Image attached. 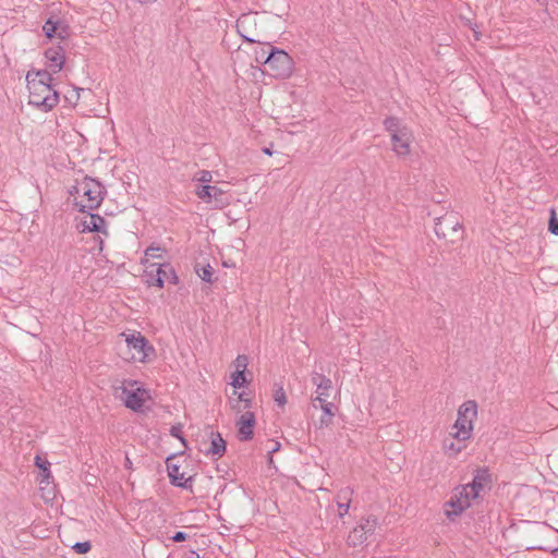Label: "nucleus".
I'll return each mask as SVG.
<instances>
[{
  "mask_svg": "<svg viewBox=\"0 0 558 558\" xmlns=\"http://www.w3.org/2000/svg\"><path fill=\"white\" fill-rule=\"evenodd\" d=\"M71 195L83 197L81 201L75 202V206L81 213H89L97 209L107 194L106 187L96 179L85 177L82 181L77 182L73 190L70 191Z\"/></svg>",
  "mask_w": 558,
  "mask_h": 558,
  "instance_id": "obj_1",
  "label": "nucleus"
},
{
  "mask_svg": "<svg viewBox=\"0 0 558 558\" xmlns=\"http://www.w3.org/2000/svg\"><path fill=\"white\" fill-rule=\"evenodd\" d=\"M27 88L29 92L28 104L33 107L48 112L59 102V93L52 87L41 83V81L31 80V72L26 75Z\"/></svg>",
  "mask_w": 558,
  "mask_h": 558,
  "instance_id": "obj_2",
  "label": "nucleus"
},
{
  "mask_svg": "<svg viewBox=\"0 0 558 558\" xmlns=\"http://www.w3.org/2000/svg\"><path fill=\"white\" fill-rule=\"evenodd\" d=\"M117 397L123 404L134 411L143 412L144 403L149 399V391L145 389L140 381L134 379H124L122 385L117 388Z\"/></svg>",
  "mask_w": 558,
  "mask_h": 558,
  "instance_id": "obj_3",
  "label": "nucleus"
},
{
  "mask_svg": "<svg viewBox=\"0 0 558 558\" xmlns=\"http://www.w3.org/2000/svg\"><path fill=\"white\" fill-rule=\"evenodd\" d=\"M265 72L275 78H288L293 73L294 62L292 58L281 49L270 47L263 61Z\"/></svg>",
  "mask_w": 558,
  "mask_h": 558,
  "instance_id": "obj_4",
  "label": "nucleus"
},
{
  "mask_svg": "<svg viewBox=\"0 0 558 558\" xmlns=\"http://www.w3.org/2000/svg\"><path fill=\"white\" fill-rule=\"evenodd\" d=\"M477 416V404L473 400L463 402L458 409V417L453 425L452 436L458 440H466L473 430V421Z\"/></svg>",
  "mask_w": 558,
  "mask_h": 558,
  "instance_id": "obj_5",
  "label": "nucleus"
},
{
  "mask_svg": "<svg viewBox=\"0 0 558 558\" xmlns=\"http://www.w3.org/2000/svg\"><path fill=\"white\" fill-rule=\"evenodd\" d=\"M474 499L463 485L456 487L449 500L445 502V515L453 520L471 507Z\"/></svg>",
  "mask_w": 558,
  "mask_h": 558,
  "instance_id": "obj_6",
  "label": "nucleus"
},
{
  "mask_svg": "<svg viewBox=\"0 0 558 558\" xmlns=\"http://www.w3.org/2000/svg\"><path fill=\"white\" fill-rule=\"evenodd\" d=\"M151 269L146 271V283L151 287L163 288L166 281L177 284L179 279L174 268L169 263L151 264Z\"/></svg>",
  "mask_w": 558,
  "mask_h": 558,
  "instance_id": "obj_7",
  "label": "nucleus"
},
{
  "mask_svg": "<svg viewBox=\"0 0 558 558\" xmlns=\"http://www.w3.org/2000/svg\"><path fill=\"white\" fill-rule=\"evenodd\" d=\"M377 519L373 515L364 518L361 522L349 533L348 545L356 547L366 543L372 537L377 529Z\"/></svg>",
  "mask_w": 558,
  "mask_h": 558,
  "instance_id": "obj_8",
  "label": "nucleus"
},
{
  "mask_svg": "<svg viewBox=\"0 0 558 558\" xmlns=\"http://www.w3.org/2000/svg\"><path fill=\"white\" fill-rule=\"evenodd\" d=\"M226 440L222 438L221 434L215 432L213 429L206 430L202 436V439L198 440V451L204 453L205 456L211 457H222L226 452Z\"/></svg>",
  "mask_w": 558,
  "mask_h": 558,
  "instance_id": "obj_9",
  "label": "nucleus"
},
{
  "mask_svg": "<svg viewBox=\"0 0 558 558\" xmlns=\"http://www.w3.org/2000/svg\"><path fill=\"white\" fill-rule=\"evenodd\" d=\"M434 230L439 239H445L450 235L451 242H456L458 239L462 238L463 233L462 223L459 222L452 214L437 218Z\"/></svg>",
  "mask_w": 558,
  "mask_h": 558,
  "instance_id": "obj_10",
  "label": "nucleus"
},
{
  "mask_svg": "<svg viewBox=\"0 0 558 558\" xmlns=\"http://www.w3.org/2000/svg\"><path fill=\"white\" fill-rule=\"evenodd\" d=\"M128 348L134 350L136 354L133 355V360L138 362H146L150 354L155 353V349L149 344L148 340L142 336L141 332H134L128 335L125 338Z\"/></svg>",
  "mask_w": 558,
  "mask_h": 558,
  "instance_id": "obj_11",
  "label": "nucleus"
},
{
  "mask_svg": "<svg viewBox=\"0 0 558 558\" xmlns=\"http://www.w3.org/2000/svg\"><path fill=\"white\" fill-rule=\"evenodd\" d=\"M43 32L47 38L66 39L70 36V26L58 16H50L43 25Z\"/></svg>",
  "mask_w": 558,
  "mask_h": 558,
  "instance_id": "obj_12",
  "label": "nucleus"
},
{
  "mask_svg": "<svg viewBox=\"0 0 558 558\" xmlns=\"http://www.w3.org/2000/svg\"><path fill=\"white\" fill-rule=\"evenodd\" d=\"M311 380L316 386V397L313 399V407L316 408L315 402H325L329 398L332 381L326 375L317 372L312 373Z\"/></svg>",
  "mask_w": 558,
  "mask_h": 558,
  "instance_id": "obj_13",
  "label": "nucleus"
},
{
  "mask_svg": "<svg viewBox=\"0 0 558 558\" xmlns=\"http://www.w3.org/2000/svg\"><path fill=\"white\" fill-rule=\"evenodd\" d=\"M47 65L52 73H59L65 63V49L60 44L49 47L45 51Z\"/></svg>",
  "mask_w": 558,
  "mask_h": 558,
  "instance_id": "obj_14",
  "label": "nucleus"
},
{
  "mask_svg": "<svg viewBox=\"0 0 558 558\" xmlns=\"http://www.w3.org/2000/svg\"><path fill=\"white\" fill-rule=\"evenodd\" d=\"M413 136L409 129L402 128L401 132L392 134V150L400 157L408 156L410 154V145Z\"/></svg>",
  "mask_w": 558,
  "mask_h": 558,
  "instance_id": "obj_15",
  "label": "nucleus"
},
{
  "mask_svg": "<svg viewBox=\"0 0 558 558\" xmlns=\"http://www.w3.org/2000/svg\"><path fill=\"white\" fill-rule=\"evenodd\" d=\"M490 483V473L487 469H477L473 480L471 483L463 485L466 487L471 497L475 499L478 497L480 493L489 485Z\"/></svg>",
  "mask_w": 558,
  "mask_h": 558,
  "instance_id": "obj_16",
  "label": "nucleus"
},
{
  "mask_svg": "<svg viewBox=\"0 0 558 558\" xmlns=\"http://www.w3.org/2000/svg\"><path fill=\"white\" fill-rule=\"evenodd\" d=\"M172 458H173V456H171L167 459V470H168L170 483L177 487H181L184 489H191L192 483H193L192 477L185 478L184 473H182L180 471V465H178L177 463H173L171 461Z\"/></svg>",
  "mask_w": 558,
  "mask_h": 558,
  "instance_id": "obj_17",
  "label": "nucleus"
},
{
  "mask_svg": "<svg viewBox=\"0 0 558 558\" xmlns=\"http://www.w3.org/2000/svg\"><path fill=\"white\" fill-rule=\"evenodd\" d=\"M238 427L239 439L242 441L251 440L255 426V415L251 411H245L235 423Z\"/></svg>",
  "mask_w": 558,
  "mask_h": 558,
  "instance_id": "obj_18",
  "label": "nucleus"
},
{
  "mask_svg": "<svg viewBox=\"0 0 558 558\" xmlns=\"http://www.w3.org/2000/svg\"><path fill=\"white\" fill-rule=\"evenodd\" d=\"M195 194L205 203H211L213 201L219 202L223 196V191L217 186L204 184L196 189Z\"/></svg>",
  "mask_w": 558,
  "mask_h": 558,
  "instance_id": "obj_19",
  "label": "nucleus"
},
{
  "mask_svg": "<svg viewBox=\"0 0 558 558\" xmlns=\"http://www.w3.org/2000/svg\"><path fill=\"white\" fill-rule=\"evenodd\" d=\"M106 220L98 214H89V219L83 221L82 231L83 232H100L105 229Z\"/></svg>",
  "mask_w": 558,
  "mask_h": 558,
  "instance_id": "obj_20",
  "label": "nucleus"
},
{
  "mask_svg": "<svg viewBox=\"0 0 558 558\" xmlns=\"http://www.w3.org/2000/svg\"><path fill=\"white\" fill-rule=\"evenodd\" d=\"M254 19L252 14H242L235 24L236 31L240 34V36L247 43H255V39L248 37L246 34H244L245 25L251 23V21Z\"/></svg>",
  "mask_w": 558,
  "mask_h": 558,
  "instance_id": "obj_21",
  "label": "nucleus"
},
{
  "mask_svg": "<svg viewBox=\"0 0 558 558\" xmlns=\"http://www.w3.org/2000/svg\"><path fill=\"white\" fill-rule=\"evenodd\" d=\"M195 271L203 281L207 283L214 282V268L209 264L202 267L196 265Z\"/></svg>",
  "mask_w": 558,
  "mask_h": 558,
  "instance_id": "obj_22",
  "label": "nucleus"
},
{
  "mask_svg": "<svg viewBox=\"0 0 558 558\" xmlns=\"http://www.w3.org/2000/svg\"><path fill=\"white\" fill-rule=\"evenodd\" d=\"M385 129L392 134H396L397 132H401L402 128L399 125L398 118L395 117H388L384 121Z\"/></svg>",
  "mask_w": 558,
  "mask_h": 558,
  "instance_id": "obj_23",
  "label": "nucleus"
},
{
  "mask_svg": "<svg viewBox=\"0 0 558 558\" xmlns=\"http://www.w3.org/2000/svg\"><path fill=\"white\" fill-rule=\"evenodd\" d=\"M34 462H35V465L41 470L44 472V476L45 477H49L50 476V462L46 459H43L41 457L39 456H36L35 459H34Z\"/></svg>",
  "mask_w": 558,
  "mask_h": 558,
  "instance_id": "obj_24",
  "label": "nucleus"
},
{
  "mask_svg": "<svg viewBox=\"0 0 558 558\" xmlns=\"http://www.w3.org/2000/svg\"><path fill=\"white\" fill-rule=\"evenodd\" d=\"M31 80H34V81H41V83H46L47 85H51V82H52V75L49 71L47 70H40V71H37L35 73V76L33 77L31 75Z\"/></svg>",
  "mask_w": 558,
  "mask_h": 558,
  "instance_id": "obj_25",
  "label": "nucleus"
},
{
  "mask_svg": "<svg viewBox=\"0 0 558 558\" xmlns=\"http://www.w3.org/2000/svg\"><path fill=\"white\" fill-rule=\"evenodd\" d=\"M245 376H244V369H236L233 374H232V381H231V385L236 389V388H240L242 386H244L245 384Z\"/></svg>",
  "mask_w": 558,
  "mask_h": 558,
  "instance_id": "obj_26",
  "label": "nucleus"
},
{
  "mask_svg": "<svg viewBox=\"0 0 558 558\" xmlns=\"http://www.w3.org/2000/svg\"><path fill=\"white\" fill-rule=\"evenodd\" d=\"M319 408L322 409L325 416L332 418L335 416V404L328 399L325 402H318Z\"/></svg>",
  "mask_w": 558,
  "mask_h": 558,
  "instance_id": "obj_27",
  "label": "nucleus"
},
{
  "mask_svg": "<svg viewBox=\"0 0 558 558\" xmlns=\"http://www.w3.org/2000/svg\"><path fill=\"white\" fill-rule=\"evenodd\" d=\"M352 494L353 490L350 487L342 488L337 494V500L347 501L348 504H351Z\"/></svg>",
  "mask_w": 558,
  "mask_h": 558,
  "instance_id": "obj_28",
  "label": "nucleus"
},
{
  "mask_svg": "<svg viewBox=\"0 0 558 558\" xmlns=\"http://www.w3.org/2000/svg\"><path fill=\"white\" fill-rule=\"evenodd\" d=\"M170 435L174 438H178L183 445L184 447H186V440L185 438L182 436V427L181 425H174L170 428Z\"/></svg>",
  "mask_w": 558,
  "mask_h": 558,
  "instance_id": "obj_29",
  "label": "nucleus"
},
{
  "mask_svg": "<svg viewBox=\"0 0 558 558\" xmlns=\"http://www.w3.org/2000/svg\"><path fill=\"white\" fill-rule=\"evenodd\" d=\"M90 547L92 546L89 542H77L72 546V548L77 554H86L87 551L90 550Z\"/></svg>",
  "mask_w": 558,
  "mask_h": 558,
  "instance_id": "obj_30",
  "label": "nucleus"
},
{
  "mask_svg": "<svg viewBox=\"0 0 558 558\" xmlns=\"http://www.w3.org/2000/svg\"><path fill=\"white\" fill-rule=\"evenodd\" d=\"M275 401L278 403V405L283 407L287 403V396L282 387L278 388L275 391Z\"/></svg>",
  "mask_w": 558,
  "mask_h": 558,
  "instance_id": "obj_31",
  "label": "nucleus"
},
{
  "mask_svg": "<svg viewBox=\"0 0 558 558\" xmlns=\"http://www.w3.org/2000/svg\"><path fill=\"white\" fill-rule=\"evenodd\" d=\"M197 180L202 183H208L213 179V174L210 171L202 170L197 173Z\"/></svg>",
  "mask_w": 558,
  "mask_h": 558,
  "instance_id": "obj_32",
  "label": "nucleus"
},
{
  "mask_svg": "<svg viewBox=\"0 0 558 558\" xmlns=\"http://www.w3.org/2000/svg\"><path fill=\"white\" fill-rule=\"evenodd\" d=\"M549 231L558 236V219L555 216V213L553 211V216L549 219Z\"/></svg>",
  "mask_w": 558,
  "mask_h": 558,
  "instance_id": "obj_33",
  "label": "nucleus"
},
{
  "mask_svg": "<svg viewBox=\"0 0 558 558\" xmlns=\"http://www.w3.org/2000/svg\"><path fill=\"white\" fill-rule=\"evenodd\" d=\"M337 506L339 508V517L343 518L350 509V504H348L347 501L337 500Z\"/></svg>",
  "mask_w": 558,
  "mask_h": 558,
  "instance_id": "obj_34",
  "label": "nucleus"
},
{
  "mask_svg": "<svg viewBox=\"0 0 558 558\" xmlns=\"http://www.w3.org/2000/svg\"><path fill=\"white\" fill-rule=\"evenodd\" d=\"M159 251H161L160 247L149 246L146 248L145 255L147 257H151V258H161V255L157 254V252H159Z\"/></svg>",
  "mask_w": 558,
  "mask_h": 558,
  "instance_id": "obj_35",
  "label": "nucleus"
},
{
  "mask_svg": "<svg viewBox=\"0 0 558 558\" xmlns=\"http://www.w3.org/2000/svg\"><path fill=\"white\" fill-rule=\"evenodd\" d=\"M186 538H187V534L182 531L175 532L171 537V539L175 543L184 542Z\"/></svg>",
  "mask_w": 558,
  "mask_h": 558,
  "instance_id": "obj_36",
  "label": "nucleus"
},
{
  "mask_svg": "<svg viewBox=\"0 0 558 558\" xmlns=\"http://www.w3.org/2000/svg\"><path fill=\"white\" fill-rule=\"evenodd\" d=\"M272 47L271 45H268L267 47L262 48L260 51L257 52L256 60L260 63L266 59V56L269 51V48Z\"/></svg>",
  "mask_w": 558,
  "mask_h": 558,
  "instance_id": "obj_37",
  "label": "nucleus"
},
{
  "mask_svg": "<svg viewBox=\"0 0 558 558\" xmlns=\"http://www.w3.org/2000/svg\"><path fill=\"white\" fill-rule=\"evenodd\" d=\"M243 403V409L247 410L252 407V401L248 398H244L243 393H239L238 403Z\"/></svg>",
  "mask_w": 558,
  "mask_h": 558,
  "instance_id": "obj_38",
  "label": "nucleus"
},
{
  "mask_svg": "<svg viewBox=\"0 0 558 558\" xmlns=\"http://www.w3.org/2000/svg\"><path fill=\"white\" fill-rule=\"evenodd\" d=\"M246 361H247V359H246L245 355H239L236 357V360H235L238 369L242 368V369L245 371V368H246Z\"/></svg>",
  "mask_w": 558,
  "mask_h": 558,
  "instance_id": "obj_39",
  "label": "nucleus"
},
{
  "mask_svg": "<svg viewBox=\"0 0 558 558\" xmlns=\"http://www.w3.org/2000/svg\"><path fill=\"white\" fill-rule=\"evenodd\" d=\"M445 449L447 452H452L453 454H457L461 451V448H456L453 442H450L449 445L445 444Z\"/></svg>",
  "mask_w": 558,
  "mask_h": 558,
  "instance_id": "obj_40",
  "label": "nucleus"
},
{
  "mask_svg": "<svg viewBox=\"0 0 558 558\" xmlns=\"http://www.w3.org/2000/svg\"><path fill=\"white\" fill-rule=\"evenodd\" d=\"M331 423V418L323 415L319 421V427L328 426Z\"/></svg>",
  "mask_w": 558,
  "mask_h": 558,
  "instance_id": "obj_41",
  "label": "nucleus"
},
{
  "mask_svg": "<svg viewBox=\"0 0 558 558\" xmlns=\"http://www.w3.org/2000/svg\"><path fill=\"white\" fill-rule=\"evenodd\" d=\"M183 558H199V555L196 550H189Z\"/></svg>",
  "mask_w": 558,
  "mask_h": 558,
  "instance_id": "obj_42",
  "label": "nucleus"
},
{
  "mask_svg": "<svg viewBox=\"0 0 558 558\" xmlns=\"http://www.w3.org/2000/svg\"><path fill=\"white\" fill-rule=\"evenodd\" d=\"M279 449H280V444L279 442H275L272 449L269 450V454L271 456L272 453L277 452ZM269 462H272V458L271 457L269 458Z\"/></svg>",
  "mask_w": 558,
  "mask_h": 558,
  "instance_id": "obj_43",
  "label": "nucleus"
},
{
  "mask_svg": "<svg viewBox=\"0 0 558 558\" xmlns=\"http://www.w3.org/2000/svg\"><path fill=\"white\" fill-rule=\"evenodd\" d=\"M140 4H151L157 2L158 0H135Z\"/></svg>",
  "mask_w": 558,
  "mask_h": 558,
  "instance_id": "obj_44",
  "label": "nucleus"
},
{
  "mask_svg": "<svg viewBox=\"0 0 558 558\" xmlns=\"http://www.w3.org/2000/svg\"><path fill=\"white\" fill-rule=\"evenodd\" d=\"M263 151L266 154V155H271V150L269 148H264Z\"/></svg>",
  "mask_w": 558,
  "mask_h": 558,
  "instance_id": "obj_45",
  "label": "nucleus"
},
{
  "mask_svg": "<svg viewBox=\"0 0 558 558\" xmlns=\"http://www.w3.org/2000/svg\"><path fill=\"white\" fill-rule=\"evenodd\" d=\"M444 230L448 233H450V229L448 228V225H444Z\"/></svg>",
  "mask_w": 558,
  "mask_h": 558,
  "instance_id": "obj_46",
  "label": "nucleus"
},
{
  "mask_svg": "<svg viewBox=\"0 0 558 558\" xmlns=\"http://www.w3.org/2000/svg\"><path fill=\"white\" fill-rule=\"evenodd\" d=\"M553 554L558 556V546L556 548L553 549Z\"/></svg>",
  "mask_w": 558,
  "mask_h": 558,
  "instance_id": "obj_47",
  "label": "nucleus"
},
{
  "mask_svg": "<svg viewBox=\"0 0 558 558\" xmlns=\"http://www.w3.org/2000/svg\"><path fill=\"white\" fill-rule=\"evenodd\" d=\"M126 461H128V462H126V465L132 464V461H130V458H126Z\"/></svg>",
  "mask_w": 558,
  "mask_h": 558,
  "instance_id": "obj_48",
  "label": "nucleus"
},
{
  "mask_svg": "<svg viewBox=\"0 0 558 558\" xmlns=\"http://www.w3.org/2000/svg\"><path fill=\"white\" fill-rule=\"evenodd\" d=\"M126 461H128V462H126V465L132 464V461H130V458H126Z\"/></svg>",
  "mask_w": 558,
  "mask_h": 558,
  "instance_id": "obj_49",
  "label": "nucleus"
},
{
  "mask_svg": "<svg viewBox=\"0 0 558 558\" xmlns=\"http://www.w3.org/2000/svg\"><path fill=\"white\" fill-rule=\"evenodd\" d=\"M126 461H128V462H126V465L132 464V461H130V458H126Z\"/></svg>",
  "mask_w": 558,
  "mask_h": 558,
  "instance_id": "obj_50",
  "label": "nucleus"
}]
</instances>
